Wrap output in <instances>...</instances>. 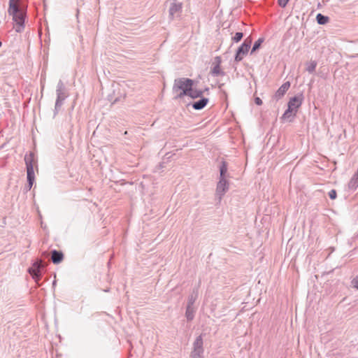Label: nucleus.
Segmentation results:
<instances>
[{"label": "nucleus", "mask_w": 358, "mask_h": 358, "mask_svg": "<svg viewBox=\"0 0 358 358\" xmlns=\"http://www.w3.org/2000/svg\"><path fill=\"white\" fill-rule=\"evenodd\" d=\"M204 352L203 349V341L202 334L198 336L193 343V349L191 352V357H203V354Z\"/></svg>", "instance_id": "7"}, {"label": "nucleus", "mask_w": 358, "mask_h": 358, "mask_svg": "<svg viewBox=\"0 0 358 358\" xmlns=\"http://www.w3.org/2000/svg\"><path fill=\"white\" fill-rule=\"evenodd\" d=\"M328 195L331 199L334 200L337 197V192L335 189H331L329 192Z\"/></svg>", "instance_id": "26"}, {"label": "nucleus", "mask_w": 358, "mask_h": 358, "mask_svg": "<svg viewBox=\"0 0 358 358\" xmlns=\"http://www.w3.org/2000/svg\"><path fill=\"white\" fill-rule=\"evenodd\" d=\"M203 91L204 92H208V91H209V88L208 87H206Z\"/></svg>", "instance_id": "33"}, {"label": "nucleus", "mask_w": 358, "mask_h": 358, "mask_svg": "<svg viewBox=\"0 0 358 358\" xmlns=\"http://www.w3.org/2000/svg\"><path fill=\"white\" fill-rule=\"evenodd\" d=\"M264 38H259L258 40H257L252 48L250 54L252 55L253 52H255L256 50H259L262 43L264 42Z\"/></svg>", "instance_id": "23"}, {"label": "nucleus", "mask_w": 358, "mask_h": 358, "mask_svg": "<svg viewBox=\"0 0 358 358\" xmlns=\"http://www.w3.org/2000/svg\"><path fill=\"white\" fill-rule=\"evenodd\" d=\"M243 37V34L242 32H236L234 36L232 37V41L234 43L239 42Z\"/></svg>", "instance_id": "24"}, {"label": "nucleus", "mask_w": 358, "mask_h": 358, "mask_svg": "<svg viewBox=\"0 0 358 358\" xmlns=\"http://www.w3.org/2000/svg\"><path fill=\"white\" fill-rule=\"evenodd\" d=\"M352 286L358 289V275L352 280Z\"/></svg>", "instance_id": "27"}, {"label": "nucleus", "mask_w": 358, "mask_h": 358, "mask_svg": "<svg viewBox=\"0 0 358 358\" xmlns=\"http://www.w3.org/2000/svg\"><path fill=\"white\" fill-rule=\"evenodd\" d=\"M191 358H203V357H191Z\"/></svg>", "instance_id": "34"}, {"label": "nucleus", "mask_w": 358, "mask_h": 358, "mask_svg": "<svg viewBox=\"0 0 358 358\" xmlns=\"http://www.w3.org/2000/svg\"><path fill=\"white\" fill-rule=\"evenodd\" d=\"M10 1L11 0H9V2H10ZM13 3L18 8H22L23 6H27L22 0H13Z\"/></svg>", "instance_id": "25"}, {"label": "nucleus", "mask_w": 358, "mask_h": 358, "mask_svg": "<svg viewBox=\"0 0 358 358\" xmlns=\"http://www.w3.org/2000/svg\"><path fill=\"white\" fill-rule=\"evenodd\" d=\"M198 297V290L194 289L189 295L187 306H194V304Z\"/></svg>", "instance_id": "17"}, {"label": "nucleus", "mask_w": 358, "mask_h": 358, "mask_svg": "<svg viewBox=\"0 0 358 358\" xmlns=\"http://www.w3.org/2000/svg\"><path fill=\"white\" fill-rule=\"evenodd\" d=\"M227 163L225 161H222L220 166V178H226L227 172Z\"/></svg>", "instance_id": "18"}, {"label": "nucleus", "mask_w": 358, "mask_h": 358, "mask_svg": "<svg viewBox=\"0 0 358 358\" xmlns=\"http://www.w3.org/2000/svg\"><path fill=\"white\" fill-rule=\"evenodd\" d=\"M196 308L194 306H187L185 311V317L187 321H192L194 318Z\"/></svg>", "instance_id": "15"}, {"label": "nucleus", "mask_w": 358, "mask_h": 358, "mask_svg": "<svg viewBox=\"0 0 358 358\" xmlns=\"http://www.w3.org/2000/svg\"><path fill=\"white\" fill-rule=\"evenodd\" d=\"M121 99H122L121 96L115 98V100L113 101V103H115L120 101Z\"/></svg>", "instance_id": "31"}, {"label": "nucleus", "mask_w": 358, "mask_h": 358, "mask_svg": "<svg viewBox=\"0 0 358 358\" xmlns=\"http://www.w3.org/2000/svg\"><path fill=\"white\" fill-rule=\"evenodd\" d=\"M27 6H23L18 8L13 3V0L8 3V15L12 16V20L15 22L14 29L16 32L21 33L25 27V20L27 18Z\"/></svg>", "instance_id": "1"}, {"label": "nucleus", "mask_w": 358, "mask_h": 358, "mask_svg": "<svg viewBox=\"0 0 358 358\" xmlns=\"http://www.w3.org/2000/svg\"><path fill=\"white\" fill-rule=\"evenodd\" d=\"M31 187H32V185L27 184V190H30L31 189Z\"/></svg>", "instance_id": "32"}, {"label": "nucleus", "mask_w": 358, "mask_h": 358, "mask_svg": "<svg viewBox=\"0 0 358 358\" xmlns=\"http://www.w3.org/2000/svg\"><path fill=\"white\" fill-rule=\"evenodd\" d=\"M229 189V182L226 178H219L217 184L216 194L219 196L220 200Z\"/></svg>", "instance_id": "9"}, {"label": "nucleus", "mask_w": 358, "mask_h": 358, "mask_svg": "<svg viewBox=\"0 0 358 358\" xmlns=\"http://www.w3.org/2000/svg\"><path fill=\"white\" fill-rule=\"evenodd\" d=\"M221 63H222L221 57L220 56H216L215 57L214 62H213L214 66L215 65L220 66Z\"/></svg>", "instance_id": "29"}, {"label": "nucleus", "mask_w": 358, "mask_h": 358, "mask_svg": "<svg viewBox=\"0 0 358 358\" xmlns=\"http://www.w3.org/2000/svg\"><path fill=\"white\" fill-rule=\"evenodd\" d=\"M45 266V264L42 260L38 259L33 263L31 267L28 268L29 273L36 282H38L41 279V271Z\"/></svg>", "instance_id": "5"}, {"label": "nucleus", "mask_w": 358, "mask_h": 358, "mask_svg": "<svg viewBox=\"0 0 358 358\" xmlns=\"http://www.w3.org/2000/svg\"><path fill=\"white\" fill-rule=\"evenodd\" d=\"M296 115L294 110L287 107V110L284 112L280 119L282 120H289V122H292L293 120L294 117Z\"/></svg>", "instance_id": "14"}, {"label": "nucleus", "mask_w": 358, "mask_h": 358, "mask_svg": "<svg viewBox=\"0 0 358 358\" xmlns=\"http://www.w3.org/2000/svg\"><path fill=\"white\" fill-rule=\"evenodd\" d=\"M329 20L328 16L324 15L322 13H318L316 15V21L320 25L326 24Z\"/></svg>", "instance_id": "20"}, {"label": "nucleus", "mask_w": 358, "mask_h": 358, "mask_svg": "<svg viewBox=\"0 0 358 358\" xmlns=\"http://www.w3.org/2000/svg\"><path fill=\"white\" fill-rule=\"evenodd\" d=\"M251 43L252 40L248 38L238 48L234 57V60L236 62H241L243 59V57L248 54L249 49L250 48Z\"/></svg>", "instance_id": "6"}, {"label": "nucleus", "mask_w": 358, "mask_h": 358, "mask_svg": "<svg viewBox=\"0 0 358 358\" xmlns=\"http://www.w3.org/2000/svg\"><path fill=\"white\" fill-rule=\"evenodd\" d=\"M56 94L57 99L54 110V117H55L58 113L64 103V100L68 97V93L66 92L65 85L62 80H59L57 83Z\"/></svg>", "instance_id": "3"}, {"label": "nucleus", "mask_w": 358, "mask_h": 358, "mask_svg": "<svg viewBox=\"0 0 358 358\" xmlns=\"http://www.w3.org/2000/svg\"><path fill=\"white\" fill-rule=\"evenodd\" d=\"M303 101V94H298L297 95L291 97L287 103V107L297 113L298 108L301 107Z\"/></svg>", "instance_id": "8"}, {"label": "nucleus", "mask_w": 358, "mask_h": 358, "mask_svg": "<svg viewBox=\"0 0 358 358\" xmlns=\"http://www.w3.org/2000/svg\"><path fill=\"white\" fill-rule=\"evenodd\" d=\"M34 155L30 152L29 155H25L24 162L27 169V179L28 185L33 186L35 180L34 169Z\"/></svg>", "instance_id": "4"}, {"label": "nucleus", "mask_w": 358, "mask_h": 358, "mask_svg": "<svg viewBox=\"0 0 358 358\" xmlns=\"http://www.w3.org/2000/svg\"><path fill=\"white\" fill-rule=\"evenodd\" d=\"M317 62L316 61H310V62H308L307 64H306V71L309 73H313V72H315V69H316V66H317Z\"/></svg>", "instance_id": "22"}, {"label": "nucleus", "mask_w": 358, "mask_h": 358, "mask_svg": "<svg viewBox=\"0 0 358 358\" xmlns=\"http://www.w3.org/2000/svg\"><path fill=\"white\" fill-rule=\"evenodd\" d=\"M203 93L204 91L201 90H194L193 87H192V90H190L187 96L191 97L192 99L201 98L203 97L202 96Z\"/></svg>", "instance_id": "16"}, {"label": "nucleus", "mask_w": 358, "mask_h": 358, "mask_svg": "<svg viewBox=\"0 0 358 358\" xmlns=\"http://www.w3.org/2000/svg\"><path fill=\"white\" fill-rule=\"evenodd\" d=\"M209 101V99L206 97H201L200 99H199L196 101L193 102L191 103L192 108L196 110H200L204 108L206 105L208 104Z\"/></svg>", "instance_id": "12"}, {"label": "nucleus", "mask_w": 358, "mask_h": 358, "mask_svg": "<svg viewBox=\"0 0 358 358\" xmlns=\"http://www.w3.org/2000/svg\"><path fill=\"white\" fill-rule=\"evenodd\" d=\"M358 187V176L355 174L348 182V188L352 190H355Z\"/></svg>", "instance_id": "19"}, {"label": "nucleus", "mask_w": 358, "mask_h": 358, "mask_svg": "<svg viewBox=\"0 0 358 358\" xmlns=\"http://www.w3.org/2000/svg\"><path fill=\"white\" fill-rule=\"evenodd\" d=\"M64 259V254L62 251L52 250L51 251V260L53 264H58Z\"/></svg>", "instance_id": "13"}, {"label": "nucleus", "mask_w": 358, "mask_h": 358, "mask_svg": "<svg viewBox=\"0 0 358 358\" xmlns=\"http://www.w3.org/2000/svg\"><path fill=\"white\" fill-rule=\"evenodd\" d=\"M182 10V3H172L170 6L169 13V17L171 20L175 17L176 14H178Z\"/></svg>", "instance_id": "11"}, {"label": "nucleus", "mask_w": 358, "mask_h": 358, "mask_svg": "<svg viewBox=\"0 0 358 358\" xmlns=\"http://www.w3.org/2000/svg\"><path fill=\"white\" fill-rule=\"evenodd\" d=\"M290 85L291 84H290L289 81H287V82L284 83L278 88V90L275 92V93L274 94V95L272 97V99L275 100V101H278L280 99H281L285 96V93L289 90V88L290 87Z\"/></svg>", "instance_id": "10"}, {"label": "nucleus", "mask_w": 358, "mask_h": 358, "mask_svg": "<svg viewBox=\"0 0 358 358\" xmlns=\"http://www.w3.org/2000/svg\"><path fill=\"white\" fill-rule=\"evenodd\" d=\"M255 103L257 106H261L262 104V100L259 97H255Z\"/></svg>", "instance_id": "30"}, {"label": "nucleus", "mask_w": 358, "mask_h": 358, "mask_svg": "<svg viewBox=\"0 0 358 358\" xmlns=\"http://www.w3.org/2000/svg\"><path fill=\"white\" fill-rule=\"evenodd\" d=\"M289 1V0H278V3L280 7L285 8L288 3Z\"/></svg>", "instance_id": "28"}, {"label": "nucleus", "mask_w": 358, "mask_h": 358, "mask_svg": "<svg viewBox=\"0 0 358 358\" xmlns=\"http://www.w3.org/2000/svg\"><path fill=\"white\" fill-rule=\"evenodd\" d=\"M193 85L194 80L190 78H180L175 79L172 89L173 92L175 93L180 91V92L177 94L174 99H180L185 96H187Z\"/></svg>", "instance_id": "2"}, {"label": "nucleus", "mask_w": 358, "mask_h": 358, "mask_svg": "<svg viewBox=\"0 0 358 358\" xmlns=\"http://www.w3.org/2000/svg\"><path fill=\"white\" fill-rule=\"evenodd\" d=\"M211 74L213 76H223L225 75V73L220 69V66L215 65L211 69Z\"/></svg>", "instance_id": "21"}]
</instances>
